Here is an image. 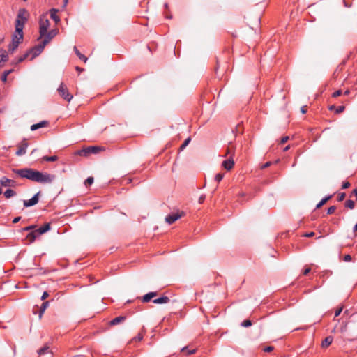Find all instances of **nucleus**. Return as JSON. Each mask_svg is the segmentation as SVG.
Instances as JSON below:
<instances>
[{
  "mask_svg": "<svg viewBox=\"0 0 357 357\" xmlns=\"http://www.w3.org/2000/svg\"><path fill=\"white\" fill-rule=\"evenodd\" d=\"M49 303H50L49 301H45L42 303L41 306L40 307V310H39V318L40 319L42 318L44 312L45 311L47 307L49 306Z\"/></svg>",
  "mask_w": 357,
  "mask_h": 357,
  "instance_id": "nucleus-20",
  "label": "nucleus"
},
{
  "mask_svg": "<svg viewBox=\"0 0 357 357\" xmlns=\"http://www.w3.org/2000/svg\"><path fill=\"white\" fill-rule=\"evenodd\" d=\"M342 310H343L342 307H340V308L337 309L335 312V317H338L342 312Z\"/></svg>",
  "mask_w": 357,
  "mask_h": 357,
  "instance_id": "nucleus-44",
  "label": "nucleus"
},
{
  "mask_svg": "<svg viewBox=\"0 0 357 357\" xmlns=\"http://www.w3.org/2000/svg\"><path fill=\"white\" fill-rule=\"evenodd\" d=\"M3 40H4V38L3 36L2 37L0 36V44L3 41Z\"/></svg>",
  "mask_w": 357,
  "mask_h": 357,
  "instance_id": "nucleus-64",
  "label": "nucleus"
},
{
  "mask_svg": "<svg viewBox=\"0 0 357 357\" xmlns=\"http://www.w3.org/2000/svg\"><path fill=\"white\" fill-rule=\"evenodd\" d=\"M104 149L102 146H86L75 152V155L82 157H88L91 154H98Z\"/></svg>",
  "mask_w": 357,
  "mask_h": 357,
  "instance_id": "nucleus-2",
  "label": "nucleus"
},
{
  "mask_svg": "<svg viewBox=\"0 0 357 357\" xmlns=\"http://www.w3.org/2000/svg\"><path fill=\"white\" fill-rule=\"evenodd\" d=\"M43 160L47 162H54L58 160V157L56 155L43 156Z\"/></svg>",
  "mask_w": 357,
  "mask_h": 357,
  "instance_id": "nucleus-27",
  "label": "nucleus"
},
{
  "mask_svg": "<svg viewBox=\"0 0 357 357\" xmlns=\"http://www.w3.org/2000/svg\"><path fill=\"white\" fill-rule=\"evenodd\" d=\"M335 210H336L335 206H330L327 210V214L328 215L333 214L335 211Z\"/></svg>",
  "mask_w": 357,
  "mask_h": 357,
  "instance_id": "nucleus-38",
  "label": "nucleus"
},
{
  "mask_svg": "<svg viewBox=\"0 0 357 357\" xmlns=\"http://www.w3.org/2000/svg\"><path fill=\"white\" fill-rule=\"evenodd\" d=\"M311 271V268L310 267H306L303 271V274L306 275H307Z\"/></svg>",
  "mask_w": 357,
  "mask_h": 357,
  "instance_id": "nucleus-49",
  "label": "nucleus"
},
{
  "mask_svg": "<svg viewBox=\"0 0 357 357\" xmlns=\"http://www.w3.org/2000/svg\"><path fill=\"white\" fill-rule=\"evenodd\" d=\"M231 152H232V151H231V150L229 148H228V149H227V154H231Z\"/></svg>",
  "mask_w": 357,
  "mask_h": 357,
  "instance_id": "nucleus-60",
  "label": "nucleus"
},
{
  "mask_svg": "<svg viewBox=\"0 0 357 357\" xmlns=\"http://www.w3.org/2000/svg\"><path fill=\"white\" fill-rule=\"evenodd\" d=\"M8 60V55L5 52L4 53L0 54V68L3 66V63Z\"/></svg>",
  "mask_w": 357,
  "mask_h": 357,
  "instance_id": "nucleus-25",
  "label": "nucleus"
},
{
  "mask_svg": "<svg viewBox=\"0 0 357 357\" xmlns=\"http://www.w3.org/2000/svg\"><path fill=\"white\" fill-rule=\"evenodd\" d=\"M350 186V183L348 181L343 182L342 188V189H347Z\"/></svg>",
  "mask_w": 357,
  "mask_h": 357,
  "instance_id": "nucleus-46",
  "label": "nucleus"
},
{
  "mask_svg": "<svg viewBox=\"0 0 357 357\" xmlns=\"http://www.w3.org/2000/svg\"><path fill=\"white\" fill-rule=\"evenodd\" d=\"M59 94L66 101L70 102L73 98V95H71L66 86L61 83L59 86L58 89Z\"/></svg>",
  "mask_w": 357,
  "mask_h": 357,
  "instance_id": "nucleus-4",
  "label": "nucleus"
},
{
  "mask_svg": "<svg viewBox=\"0 0 357 357\" xmlns=\"http://www.w3.org/2000/svg\"><path fill=\"white\" fill-rule=\"evenodd\" d=\"M39 229H41L40 231L43 232V234H45V232L48 231L50 229V223H45Z\"/></svg>",
  "mask_w": 357,
  "mask_h": 357,
  "instance_id": "nucleus-29",
  "label": "nucleus"
},
{
  "mask_svg": "<svg viewBox=\"0 0 357 357\" xmlns=\"http://www.w3.org/2000/svg\"><path fill=\"white\" fill-rule=\"evenodd\" d=\"M20 41H11L10 44L8 47V51L13 52L18 47Z\"/></svg>",
  "mask_w": 357,
  "mask_h": 357,
  "instance_id": "nucleus-23",
  "label": "nucleus"
},
{
  "mask_svg": "<svg viewBox=\"0 0 357 357\" xmlns=\"http://www.w3.org/2000/svg\"><path fill=\"white\" fill-rule=\"evenodd\" d=\"M57 33H58L57 29H52L50 31H47L46 33H45L44 36L43 37L44 38L42 41L45 42V45H47L49 42H50V40L53 38H54L56 36Z\"/></svg>",
  "mask_w": 357,
  "mask_h": 357,
  "instance_id": "nucleus-9",
  "label": "nucleus"
},
{
  "mask_svg": "<svg viewBox=\"0 0 357 357\" xmlns=\"http://www.w3.org/2000/svg\"><path fill=\"white\" fill-rule=\"evenodd\" d=\"M45 42H41L40 44L35 45L33 47L30 49L28 52H29V54H31V59H34L35 57L38 56L44 50L45 47Z\"/></svg>",
  "mask_w": 357,
  "mask_h": 357,
  "instance_id": "nucleus-5",
  "label": "nucleus"
},
{
  "mask_svg": "<svg viewBox=\"0 0 357 357\" xmlns=\"http://www.w3.org/2000/svg\"><path fill=\"white\" fill-rule=\"evenodd\" d=\"M190 141H191L190 137L185 139V141L183 142V143L180 146V150H181V151L183 150L188 145V144L190 143Z\"/></svg>",
  "mask_w": 357,
  "mask_h": 357,
  "instance_id": "nucleus-33",
  "label": "nucleus"
},
{
  "mask_svg": "<svg viewBox=\"0 0 357 357\" xmlns=\"http://www.w3.org/2000/svg\"><path fill=\"white\" fill-rule=\"evenodd\" d=\"M48 351H49V347L47 345H45L43 348L40 349L38 351V354L39 355H43V354L47 353Z\"/></svg>",
  "mask_w": 357,
  "mask_h": 357,
  "instance_id": "nucleus-32",
  "label": "nucleus"
},
{
  "mask_svg": "<svg viewBox=\"0 0 357 357\" xmlns=\"http://www.w3.org/2000/svg\"><path fill=\"white\" fill-rule=\"evenodd\" d=\"M241 325L243 327H249V326H252V321L249 319H247V320L243 321Z\"/></svg>",
  "mask_w": 357,
  "mask_h": 357,
  "instance_id": "nucleus-37",
  "label": "nucleus"
},
{
  "mask_svg": "<svg viewBox=\"0 0 357 357\" xmlns=\"http://www.w3.org/2000/svg\"><path fill=\"white\" fill-rule=\"evenodd\" d=\"M40 231L41 229L39 228L33 229L27 234L26 240L29 241V243H33L38 237L43 234Z\"/></svg>",
  "mask_w": 357,
  "mask_h": 357,
  "instance_id": "nucleus-8",
  "label": "nucleus"
},
{
  "mask_svg": "<svg viewBox=\"0 0 357 357\" xmlns=\"http://www.w3.org/2000/svg\"><path fill=\"white\" fill-rule=\"evenodd\" d=\"M29 16L28 11L25 8H21L18 11L15 20H19L20 22H23V24H24L28 20Z\"/></svg>",
  "mask_w": 357,
  "mask_h": 357,
  "instance_id": "nucleus-6",
  "label": "nucleus"
},
{
  "mask_svg": "<svg viewBox=\"0 0 357 357\" xmlns=\"http://www.w3.org/2000/svg\"><path fill=\"white\" fill-rule=\"evenodd\" d=\"M333 337L332 336H328L326 337L323 341H322V343H321V346L322 347H328L329 345L331 344V343L333 342Z\"/></svg>",
  "mask_w": 357,
  "mask_h": 357,
  "instance_id": "nucleus-22",
  "label": "nucleus"
},
{
  "mask_svg": "<svg viewBox=\"0 0 357 357\" xmlns=\"http://www.w3.org/2000/svg\"><path fill=\"white\" fill-rule=\"evenodd\" d=\"M158 293L156 291L149 292L142 297V301L144 303L149 302L153 298L156 296Z\"/></svg>",
  "mask_w": 357,
  "mask_h": 357,
  "instance_id": "nucleus-18",
  "label": "nucleus"
},
{
  "mask_svg": "<svg viewBox=\"0 0 357 357\" xmlns=\"http://www.w3.org/2000/svg\"><path fill=\"white\" fill-rule=\"evenodd\" d=\"M29 144L26 142L25 139H24L19 145H18V149L16 151V155L18 156L23 155L26 152V149L28 147Z\"/></svg>",
  "mask_w": 357,
  "mask_h": 357,
  "instance_id": "nucleus-11",
  "label": "nucleus"
},
{
  "mask_svg": "<svg viewBox=\"0 0 357 357\" xmlns=\"http://www.w3.org/2000/svg\"><path fill=\"white\" fill-rule=\"evenodd\" d=\"M234 165V160L231 157H230L229 159L225 160L222 162V166L227 171L231 170Z\"/></svg>",
  "mask_w": 357,
  "mask_h": 357,
  "instance_id": "nucleus-14",
  "label": "nucleus"
},
{
  "mask_svg": "<svg viewBox=\"0 0 357 357\" xmlns=\"http://www.w3.org/2000/svg\"><path fill=\"white\" fill-rule=\"evenodd\" d=\"M29 55V52H26L24 54H23L22 56H20L15 61L16 63H21L22 61H24Z\"/></svg>",
  "mask_w": 357,
  "mask_h": 357,
  "instance_id": "nucleus-30",
  "label": "nucleus"
},
{
  "mask_svg": "<svg viewBox=\"0 0 357 357\" xmlns=\"http://www.w3.org/2000/svg\"><path fill=\"white\" fill-rule=\"evenodd\" d=\"M170 301L169 298L167 296H162L160 298L153 300V303L155 304H163L167 303Z\"/></svg>",
  "mask_w": 357,
  "mask_h": 357,
  "instance_id": "nucleus-17",
  "label": "nucleus"
},
{
  "mask_svg": "<svg viewBox=\"0 0 357 357\" xmlns=\"http://www.w3.org/2000/svg\"><path fill=\"white\" fill-rule=\"evenodd\" d=\"M183 214H178V213H172L169 214L165 218V221L169 224L171 225L174 223L176 220L179 219L181 217H182Z\"/></svg>",
  "mask_w": 357,
  "mask_h": 357,
  "instance_id": "nucleus-13",
  "label": "nucleus"
},
{
  "mask_svg": "<svg viewBox=\"0 0 357 357\" xmlns=\"http://www.w3.org/2000/svg\"><path fill=\"white\" fill-rule=\"evenodd\" d=\"M143 339V335L139 333L137 336L132 339V342H140Z\"/></svg>",
  "mask_w": 357,
  "mask_h": 357,
  "instance_id": "nucleus-35",
  "label": "nucleus"
},
{
  "mask_svg": "<svg viewBox=\"0 0 357 357\" xmlns=\"http://www.w3.org/2000/svg\"><path fill=\"white\" fill-rule=\"evenodd\" d=\"M36 226L35 225H30V226H28V227H26L23 229L24 231H31V230H33V229H35Z\"/></svg>",
  "mask_w": 357,
  "mask_h": 357,
  "instance_id": "nucleus-45",
  "label": "nucleus"
},
{
  "mask_svg": "<svg viewBox=\"0 0 357 357\" xmlns=\"http://www.w3.org/2000/svg\"><path fill=\"white\" fill-rule=\"evenodd\" d=\"M48 124V122L47 121H42L38 123L33 124L31 126V130L32 131L36 130L39 128H43L46 126Z\"/></svg>",
  "mask_w": 357,
  "mask_h": 357,
  "instance_id": "nucleus-19",
  "label": "nucleus"
},
{
  "mask_svg": "<svg viewBox=\"0 0 357 357\" xmlns=\"http://www.w3.org/2000/svg\"><path fill=\"white\" fill-rule=\"evenodd\" d=\"M126 319V316H119L117 317H115L114 319H112L109 322V324L111 326H115L118 325L122 322H123Z\"/></svg>",
  "mask_w": 357,
  "mask_h": 357,
  "instance_id": "nucleus-16",
  "label": "nucleus"
},
{
  "mask_svg": "<svg viewBox=\"0 0 357 357\" xmlns=\"http://www.w3.org/2000/svg\"><path fill=\"white\" fill-rule=\"evenodd\" d=\"M344 109H345V107H344V106H343V105L339 106L338 107H337V108L335 109V112L336 114L342 113V112L344 110Z\"/></svg>",
  "mask_w": 357,
  "mask_h": 357,
  "instance_id": "nucleus-39",
  "label": "nucleus"
},
{
  "mask_svg": "<svg viewBox=\"0 0 357 357\" xmlns=\"http://www.w3.org/2000/svg\"><path fill=\"white\" fill-rule=\"evenodd\" d=\"M342 94V91H341V90H337V91H335L333 93L332 96H333V98H336V97H338V96H341Z\"/></svg>",
  "mask_w": 357,
  "mask_h": 357,
  "instance_id": "nucleus-42",
  "label": "nucleus"
},
{
  "mask_svg": "<svg viewBox=\"0 0 357 357\" xmlns=\"http://www.w3.org/2000/svg\"><path fill=\"white\" fill-rule=\"evenodd\" d=\"M335 106L334 105H330L329 107H328V109L331 110V111H333V110H335Z\"/></svg>",
  "mask_w": 357,
  "mask_h": 357,
  "instance_id": "nucleus-56",
  "label": "nucleus"
},
{
  "mask_svg": "<svg viewBox=\"0 0 357 357\" xmlns=\"http://www.w3.org/2000/svg\"><path fill=\"white\" fill-rule=\"evenodd\" d=\"M164 7H165V9H167V8H168V3H165L164 4Z\"/></svg>",
  "mask_w": 357,
  "mask_h": 357,
  "instance_id": "nucleus-63",
  "label": "nucleus"
},
{
  "mask_svg": "<svg viewBox=\"0 0 357 357\" xmlns=\"http://www.w3.org/2000/svg\"><path fill=\"white\" fill-rule=\"evenodd\" d=\"M18 36L19 35L13 33L12 36V41H20V43H21L23 39H18Z\"/></svg>",
  "mask_w": 357,
  "mask_h": 357,
  "instance_id": "nucleus-40",
  "label": "nucleus"
},
{
  "mask_svg": "<svg viewBox=\"0 0 357 357\" xmlns=\"http://www.w3.org/2000/svg\"><path fill=\"white\" fill-rule=\"evenodd\" d=\"M40 194V192H38L36 195H34L32 197V198H31L30 199L24 200V202H23L24 206L27 208V207H31V206H33L37 204L39 201Z\"/></svg>",
  "mask_w": 357,
  "mask_h": 357,
  "instance_id": "nucleus-7",
  "label": "nucleus"
},
{
  "mask_svg": "<svg viewBox=\"0 0 357 357\" xmlns=\"http://www.w3.org/2000/svg\"><path fill=\"white\" fill-rule=\"evenodd\" d=\"M301 112L302 114H305L307 112V107L306 106H303L301 108Z\"/></svg>",
  "mask_w": 357,
  "mask_h": 357,
  "instance_id": "nucleus-54",
  "label": "nucleus"
},
{
  "mask_svg": "<svg viewBox=\"0 0 357 357\" xmlns=\"http://www.w3.org/2000/svg\"><path fill=\"white\" fill-rule=\"evenodd\" d=\"M4 197L7 199L10 198L16 195V192L12 189L6 190L4 193Z\"/></svg>",
  "mask_w": 357,
  "mask_h": 357,
  "instance_id": "nucleus-26",
  "label": "nucleus"
},
{
  "mask_svg": "<svg viewBox=\"0 0 357 357\" xmlns=\"http://www.w3.org/2000/svg\"><path fill=\"white\" fill-rule=\"evenodd\" d=\"M314 232H310V233H306L305 234L303 235V236H305V237H312L314 236Z\"/></svg>",
  "mask_w": 357,
  "mask_h": 357,
  "instance_id": "nucleus-53",
  "label": "nucleus"
},
{
  "mask_svg": "<svg viewBox=\"0 0 357 357\" xmlns=\"http://www.w3.org/2000/svg\"><path fill=\"white\" fill-rule=\"evenodd\" d=\"M13 172L21 178L42 184L52 183L56 176L47 172H43L32 168L13 169Z\"/></svg>",
  "mask_w": 357,
  "mask_h": 357,
  "instance_id": "nucleus-1",
  "label": "nucleus"
},
{
  "mask_svg": "<svg viewBox=\"0 0 357 357\" xmlns=\"http://www.w3.org/2000/svg\"><path fill=\"white\" fill-rule=\"evenodd\" d=\"M352 195H354V196H356L357 197V189L353 190Z\"/></svg>",
  "mask_w": 357,
  "mask_h": 357,
  "instance_id": "nucleus-58",
  "label": "nucleus"
},
{
  "mask_svg": "<svg viewBox=\"0 0 357 357\" xmlns=\"http://www.w3.org/2000/svg\"><path fill=\"white\" fill-rule=\"evenodd\" d=\"M343 260L346 262H349L352 260V257L350 255H344Z\"/></svg>",
  "mask_w": 357,
  "mask_h": 357,
  "instance_id": "nucleus-43",
  "label": "nucleus"
},
{
  "mask_svg": "<svg viewBox=\"0 0 357 357\" xmlns=\"http://www.w3.org/2000/svg\"><path fill=\"white\" fill-rule=\"evenodd\" d=\"M223 177H224V174L218 173L215 176V181H217V182H220V181H222Z\"/></svg>",
  "mask_w": 357,
  "mask_h": 357,
  "instance_id": "nucleus-36",
  "label": "nucleus"
},
{
  "mask_svg": "<svg viewBox=\"0 0 357 357\" xmlns=\"http://www.w3.org/2000/svg\"><path fill=\"white\" fill-rule=\"evenodd\" d=\"M205 199H206V195H202L199 198V200H198L199 203L202 204L204 202Z\"/></svg>",
  "mask_w": 357,
  "mask_h": 357,
  "instance_id": "nucleus-47",
  "label": "nucleus"
},
{
  "mask_svg": "<svg viewBox=\"0 0 357 357\" xmlns=\"http://www.w3.org/2000/svg\"><path fill=\"white\" fill-rule=\"evenodd\" d=\"M74 51H75V53L76 54V55L79 57V59H81L82 61H83L84 63H86L88 60L87 57L85 56L84 54H82L79 51V50L77 49V47L76 46H74V48H73Z\"/></svg>",
  "mask_w": 357,
  "mask_h": 357,
  "instance_id": "nucleus-21",
  "label": "nucleus"
},
{
  "mask_svg": "<svg viewBox=\"0 0 357 357\" xmlns=\"http://www.w3.org/2000/svg\"><path fill=\"white\" fill-rule=\"evenodd\" d=\"M49 296V294L47 293V291H44L42 296H41V300L42 301H44L45 300L47 297Z\"/></svg>",
  "mask_w": 357,
  "mask_h": 357,
  "instance_id": "nucleus-48",
  "label": "nucleus"
},
{
  "mask_svg": "<svg viewBox=\"0 0 357 357\" xmlns=\"http://www.w3.org/2000/svg\"><path fill=\"white\" fill-rule=\"evenodd\" d=\"M59 10L56 8H52L50 10V17L55 22L56 24H58L61 20L60 17L57 15Z\"/></svg>",
  "mask_w": 357,
  "mask_h": 357,
  "instance_id": "nucleus-15",
  "label": "nucleus"
},
{
  "mask_svg": "<svg viewBox=\"0 0 357 357\" xmlns=\"http://www.w3.org/2000/svg\"><path fill=\"white\" fill-rule=\"evenodd\" d=\"M0 184L4 187H14L15 185V181L6 176H3L0 179Z\"/></svg>",
  "mask_w": 357,
  "mask_h": 357,
  "instance_id": "nucleus-12",
  "label": "nucleus"
},
{
  "mask_svg": "<svg viewBox=\"0 0 357 357\" xmlns=\"http://www.w3.org/2000/svg\"><path fill=\"white\" fill-rule=\"evenodd\" d=\"M21 219V217L20 216H17V217H15L13 220V223H17Z\"/></svg>",
  "mask_w": 357,
  "mask_h": 357,
  "instance_id": "nucleus-55",
  "label": "nucleus"
},
{
  "mask_svg": "<svg viewBox=\"0 0 357 357\" xmlns=\"http://www.w3.org/2000/svg\"><path fill=\"white\" fill-rule=\"evenodd\" d=\"M93 178L92 176H89L85 180L84 184L86 186L91 185L93 183Z\"/></svg>",
  "mask_w": 357,
  "mask_h": 357,
  "instance_id": "nucleus-34",
  "label": "nucleus"
},
{
  "mask_svg": "<svg viewBox=\"0 0 357 357\" xmlns=\"http://www.w3.org/2000/svg\"><path fill=\"white\" fill-rule=\"evenodd\" d=\"M353 231H354V232H356L357 231V223L354 225V227L353 228Z\"/></svg>",
  "mask_w": 357,
  "mask_h": 357,
  "instance_id": "nucleus-59",
  "label": "nucleus"
},
{
  "mask_svg": "<svg viewBox=\"0 0 357 357\" xmlns=\"http://www.w3.org/2000/svg\"><path fill=\"white\" fill-rule=\"evenodd\" d=\"M273 350V347H271V346H270V347H265V348H264V351L265 352H271V351H272Z\"/></svg>",
  "mask_w": 357,
  "mask_h": 357,
  "instance_id": "nucleus-51",
  "label": "nucleus"
},
{
  "mask_svg": "<svg viewBox=\"0 0 357 357\" xmlns=\"http://www.w3.org/2000/svg\"><path fill=\"white\" fill-rule=\"evenodd\" d=\"M68 2V0H63V6H66Z\"/></svg>",
  "mask_w": 357,
  "mask_h": 357,
  "instance_id": "nucleus-62",
  "label": "nucleus"
},
{
  "mask_svg": "<svg viewBox=\"0 0 357 357\" xmlns=\"http://www.w3.org/2000/svg\"><path fill=\"white\" fill-rule=\"evenodd\" d=\"M333 197L332 195H328L325 197H324L316 206V208H321L324 204L326 203L327 201H328L330 199H331Z\"/></svg>",
  "mask_w": 357,
  "mask_h": 357,
  "instance_id": "nucleus-24",
  "label": "nucleus"
},
{
  "mask_svg": "<svg viewBox=\"0 0 357 357\" xmlns=\"http://www.w3.org/2000/svg\"><path fill=\"white\" fill-rule=\"evenodd\" d=\"M289 140V137L288 136H285V137H283L281 140H280V144H284L286 143L287 141Z\"/></svg>",
  "mask_w": 357,
  "mask_h": 357,
  "instance_id": "nucleus-50",
  "label": "nucleus"
},
{
  "mask_svg": "<svg viewBox=\"0 0 357 357\" xmlns=\"http://www.w3.org/2000/svg\"><path fill=\"white\" fill-rule=\"evenodd\" d=\"M50 25V21L47 18H46L45 15H43L40 17L39 20V33L40 36L38 38V40H40L43 38L45 33H46L49 26Z\"/></svg>",
  "mask_w": 357,
  "mask_h": 357,
  "instance_id": "nucleus-3",
  "label": "nucleus"
},
{
  "mask_svg": "<svg viewBox=\"0 0 357 357\" xmlns=\"http://www.w3.org/2000/svg\"><path fill=\"white\" fill-rule=\"evenodd\" d=\"M12 72V70H6L3 73L1 79L2 82H6L7 81L8 75Z\"/></svg>",
  "mask_w": 357,
  "mask_h": 357,
  "instance_id": "nucleus-31",
  "label": "nucleus"
},
{
  "mask_svg": "<svg viewBox=\"0 0 357 357\" xmlns=\"http://www.w3.org/2000/svg\"><path fill=\"white\" fill-rule=\"evenodd\" d=\"M75 69H76V70H77V71H78L79 73L82 72V71L84 70V69H83V68H80V67H79V66H77V67L75 68Z\"/></svg>",
  "mask_w": 357,
  "mask_h": 357,
  "instance_id": "nucleus-57",
  "label": "nucleus"
},
{
  "mask_svg": "<svg viewBox=\"0 0 357 357\" xmlns=\"http://www.w3.org/2000/svg\"><path fill=\"white\" fill-rule=\"evenodd\" d=\"M345 196H346V194L344 192H342V193L339 194L338 197H337V201L338 202L343 201L345 198Z\"/></svg>",
  "mask_w": 357,
  "mask_h": 357,
  "instance_id": "nucleus-41",
  "label": "nucleus"
},
{
  "mask_svg": "<svg viewBox=\"0 0 357 357\" xmlns=\"http://www.w3.org/2000/svg\"><path fill=\"white\" fill-rule=\"evenodd\" d=\"M271 165V162H266L265 164H264L262 166H261V169H265V168H267L268 167H270Z\"/></svg>",
  "mask_w": 357,
  "mask_h": 357,
  "instance_id": "nucleus-52",
  "label": "nucleus"
},
{
  "mask_svg": "<svg viewBox=\"0 0 357 357\" xmlns=\"http://www.w3.org/2000/svg\"><path fill=\"white\" fill-rule=\"evenodd\" d=\"M345 206L349 209H353L355 206V203L353 200L349 199L345 202Z\"/></svg>",
  "mask_w": 357,
  "mask_h": 357,
  "instance_id": "nucleus-28",
  "label": "nucleus"
},
{
  "mask_svg": "<svg viewBox=\"0 0 357 357\" xmlns=\"http://www.w3.org/2000/svg\"><path fill=\"white\" fill-rule=\"evenodd\" d=\"M349 93H350V92H349V90H347V91H344V94L345 96H347V95H349Z\"/></svg>",
  "mask_w": 357,
  "mask_h": 357,
  "instance_id": "nucleus-61",
  "label": "nucleus"
},
{
  "mask_svg": "<svg viewBox=\"0 0 357 357\" xmlns=\"http://www.w3.org/2000/svg\"><path fill=\"white\" fill-rule=\"evenodd\" d=\"M24 24H23V22H20L19 20H15V34L19 35L18 39H23V29H24Z\"/></svg>",
  "mask_w": 357,
  "mask_h": 357,
  "instance_id": "nucleus-10",
  "label": "nucleus"
}]
</instances>
